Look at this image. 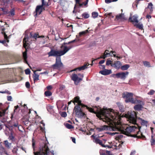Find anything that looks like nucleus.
<instances>
[{
  "label": "nucleus",
  "instance_id": "nucleus-48",
  "mask_svg": "<svg viewBox=\"0 0 155 155\" xmlns=\"http://www.w3.org/2000/svg\"><path fill=\"white\" fill-rule=\"evenodd\" d=\"M46 88L47 90V91L45 92V96L48 97V86H47Z\"/></svg>",
  "mask_w": 155,
  "mask_h": 155
},
{
  "label": "nucleus",
  "instance_id": "nucleus-32",
  "mask_svg": "<svg viewBox=\"0 0 155 155\" xmlns=\"http://www.w3.org/2000/svg\"><path fill=\"white\" fill-rule=\"evenodd\" d=\"M0 9L3 12L4 14H8V10L5 8H1Z\"/></svg>",
  "mask_w": 155,
  "mask_h": 155
},
{
  "label": "nucleus",
  "instance_id": "nucleus-18",
  "mask_svg": "<svg viewBox=\"0 0 155 155\" xmlns=\"http://www.w3.org/2000/svg\"><path fill=\"white\" fill-rule=\"evenodd\" d=\"M89 65V64L88 63H87L85 64H84L83 66L78 67L77 68L71 71H75L77 70H78L79 71H81V70H84L85 69L87 68V67Z\"/></svg>",
  "mask_w": 155,
  "mask_h": 155
},
{
  "label": "nucleus",
  "instance_id": "nucleus-43",
  "mask_svg": "<svg viewBox=\"0 0 155 155\" xmlns=\"http://www.w3.org/2000/svg\"><path fill=\"white\" fill-rule=\"evenodd\" d=\"M100 140L98 138L96 137V138H95L94 139H93V142L96 144H98Z\"/></svg>",
  "mask_w": 155,
  "mask_h": 155
},
{
  "label": "nucleus",
  "instance_id": "nucleus-37",
  "mask_svg": "<svg viewBox=\"0 0 155 155\" xmlns=\"http://www.w3.org/2000/svg\"><path fill=\"white\" fill-rule=\"evenodd\" d=\"M82 15V17L85 19L89 17V14L87 13H84Z\"/></svg>",
  "mask_w": 155,
  "mask_h": 155
},
{
  "label": "nucleus",
  "instance_id": "nucleus-4",
  "mask_svg": "<svg viewBox=\"0 0 155 155\" xmlns=\"http://www.w3.org/2000/svg\"><path fill=\"white\" fill-rule=\"evenodd\" d=\"M80 98L78 96H77L74 98V101L73 103L75 105V102L78 103L74 107V111L77 117L81 118H83L85 115V113L82 111L81 107H87V106L82 104L81 101L80 100Z\"/></svg>",
  "mask_w": 155,
  "mask_h": 155
},
{
  "label": "nucleus",
  "instance_id": "nucleus-53",
  "mask_svg": "<svg viewBox=\"0 0 155 155\" xmlns=\"http://www.w3.org/2000/svg\"><path fill=\"white\" fill-rule=\"evenodd\" d=\"M25 86L27 88H29L30 87V84L28 82H26L25 83Z\"/></svg>",
  "mask_w": 155,
  "mask_h": 155
},
{
  "label": "nucleus",
  "instance_id": "nucleus-14",
  "mask_svg": "<svg viewBox=\"0 0 155 155\" xmlns=\"http://www.w3.org/2000/svg\"><path fill=\"white\" fill-rule=\"evenodd\" d=\"M107 52H109V51L107 50H106L104 52V54L102 56L100 57V58H98V59L99 58H103L105 59L106 58L109 57L110 56H112V54L114 53H116L114 51H111L110 52L108 53Z\"/></svg>",
  "mask_w": 155,
  "mask_h": 155
},
{
  "label": "nucleus",
  "instance_id": "nucleus-46",
  "mask_svg": "<svg viewBox=\"0 0 155 155\" xmlns=\"http://www.w3.org/2000/svg\"><path fill=\"white\" fill-rule=\"evenodd\" d=\"M155 92V91L153 90H150L149 92L147 94L149 95H153L154 93Z\"/></svg>",
  "mask_w": 155,
  "mask_h": 155
},
{
  "label": "nucleus",
  "instance_id": "nucleus-39",
  "mask_svg": "<svg viewBox=\"0 0 155 155\" xmlns=\"http://www.w3.org/2000/svg\"><path fill=\"white\" fill-rule=\"evenodd\" d=\"M143 64L144 66L148 67H150V63L147 61H143Z\"/></svg>",
  "mask_w": 155,
  "mask_h": 155
},
{
  "label": "nucleus",
  "instance_id": "nucleus-56",
  "mask_svg": "<svg viewBox=\"0 0 155 155\" xmlns=\"http://www.w3.org/2000/svg\"><path fill=\"white\" fill-rule=\"evenodd\" d=\"M12 126V129H13L14 127H18V123H16L15 124H14L13 125H11Z\"/></svg>",
  "mask_w": 155,
  "mask_h": 155
},
{
  "label": "nucleus",
  "instance_id": "nucleus-52",
  "mask_svg": "<svg viewBox=\"0 0 155 155\" xmlns=\"http://www.w3.org/2000/svg\"><path fill=\"white\" fill-rule=\"evenodd\" d=\"M35 142L33 141V139L32 140V147L33 148L34 151H35Z\"/></svg>",
  "mask_w": 155,
  "mask_h": 155
},
{
  "label": "nucleus",
  "instance_id": "nucleus-62",
  "mask_svg": "<svg viewBox=\"0 0 155 155\" xmlns=\"http://www.w3.org/2000/svg\"><path fill=\"white\" fill-rule=\"evenodd\" d=\"M42 2V4L41 5L44 6L46 5V3L45 2L44 0H41Z\"/></svg>",
  "mask_w": 155,
  "mask_h": 155
},
{
  "label": "nucleus",
  "instance_id": "nucleus-15",
  "mask_svg": "<svg viewBox=\"0 0 155 155\" xmlns=\"http://www.w3.org/2000/svg\"><path fill=\"white\" fill-rule=\"evenodd\" d=\"M111 70H107L105 69L104 70L101 71H99V73L104 75H108L111 74Z\"/></svg>",
  "mask_w": 155,
  "mask_h": 155
},
{
  "label": "nucleus",
  "instance_id": "nucleus-64",
  "mask_svg": "<svg viewBox=\"0 0 155 155\" xmlns=\"http://www.w3.org/2000/svg\"><path fill=\"white\" fill-rule=\"evenodd\" d=\"M136 151L135 150L132 151L130 153V155H134Z\"/></svg>",
  "mask_w": 155,
  "mask_h": 155
},
{
  "label": "nucleus",
  "instance_id": "nucleus-36",
  "mask_svg": "<svg viewBox=\"0 0 155 155\" xmlns=\"http://www.w3.org/2000/svg\"><path fill=\"white\" fill-rule=\"evenodd\" d=\"M153 5L151 3H150L148 4V8L150 9V12H152L153 11Z\"/></svg>",
  "mask_w": 155,
  "mask_h": 155
},
{
  "label": "nucleus",
  "instance_id": "nucleus-23",
  "mask_svg": "<svg viewBox=\"0 0 155 155\" xmlns=\"http://www.w3.org/2000/svg\"><path fill=\"white\" fill-rule=\"evenodd\" d=\"M8 16L13 17L15 15V10L14 8L11 9L10 11H8Z\"/></svg>",
  "mask_w": 155,
  "mask_h": 155
},
{
  "label": "nucleus",
  "instance_id": "nucleus-33",
  "mask_svg": "<svg viewBox=\"0 0 155 155\" xmlns=\"http://www.w3.org/2000/svg\"><path fill=\"white\" fill-rule=\"evenodd\" d=\"M4 125L5 126L6 128H8L11 132L12 131V125L5 124H4Z\"/></svg>",
  "mask_w": 155,
  "mask_h": 155
},
{
  "label": "nucleus",
  "instance_id": "nucleus-20",
  "mask_svg": "<svg viewBox=\"0 0 155 155\" xmlns=\"http://www.w3.org/2000/svg\"><path fill=\"white\" fill-rule=\"evenodd\" d=\"M143 108V106L141 104H138L135 105L134 107V109L136 110L140 111Z\"/></svg>",
  "mask_w": 155,
  "mask_h": 155
},
{
  "label": "nucleus",
  "instance_id": "nucleus-9",
  "mask_svg": "<svg viewBox=\"0 0 155 155\" xmlns=\"http://www.w3.org/2000/svg\"><path fill=\"white\" fill-rule=\"evenodd\" d=\"M62 66L63 64L61 61V57L57 58L56 59L55 63L52 66V68L53 69H59Z\"/></svg>",
  "mask_w": 155,
  "mask_h": 155
},
{
  "label": "nucleus",
  "instance_id": "nucleus-40",
  "mask_svg": "<svg viewBox=\"0 0 155 155\" xmlns=\"http://www.w3.org/2000/svg\"><path fill=\"white\" fill-rule=\"evenodd\" d=\"M133 100L135 102V103H133V104H140L142 101L140 100H137L136 98H134Z\"/></svg>",
  "mask_w": 155,
  "mask_h": 155
},
{
  "label": "nucleus",
  "instance_id": "nucleus-11",
  "mask_svg": "<svg viewBox=\"0 0 155 155\" xmlns=\"http://www.w3.org/2000/svg\"><path fill=\"white\" fill-rule=\"evenodd\" d=\"M44 10H45V8L44 6L42 5L37 6L35 9V17H36L37 15H40L41 12Z\"/></svg>",
  "mask_w": 155,
  "mask_h": 155
},
{
  "label": "nucleus",
  "instance_id": "nucleus-12",
  "mask_svg": "<svg viewBox=\"0 0 155 155\" xmlns=\"http://www.w3.org/2000/svg\"><path fill=\"white\" fill-rule=\"evenodd\" d=\"M71 79L74 81L76 85H78V83L82 80V78H79L77 74H73L71 76Z\"/></svg>",
  "mask_w": 155,
  "mask_h": 155
},
{
  "label": "nucleus",
  "instance_id": "nucleus-60",
  "mask_svg": "<svg viewBox=\"0 0 155 155\" xmlns=\"http://www.w3.org/2000/svg\"><path fill=\"white\" fill-rule=\"evenodd\" d=\"M79 41V39L78 38V40H76V39H75L74 40L72 41H70V42H71V43H74V42H75V41Z\"/></svg>",
  "mask_w": 155,
  "mask_h": 155
},
{
  "label": "nucleus",
  "instance_id": "nucleus-61",
  "mask_svg": "<svg viewBox=\"0 0 155 155\" xmlns=\"http://www.w3.org/2000/svg\"><path fill=\"white\" fill-rule=\"evenodd\" d=\"M142 0H137L135 1V3L136 5V7H137V5L139 3V2L140 1H142Z\"/></svg>",
  "mask_w": 155,
  "mask_h": 155
},
{
  "label": "nucleus",
  "instance_id": "nucleus-59",
  "mask_svg": "<svg viewBox=\"0 0 155 155\" xmlns=\"http://www.w3.org/2000/svg\"><path fill=\"white\" fill-rule=\"evenodd\" d=\"M100 68L101 69H104L105 68V65H100Z\"/></svg>",
  "mask_w": 155,
  "mask_h": 155
},
{
  "label": "nucleus",
  "instance_id": "nucleus-25",
  "mask_svg": "<svg viewBox=\"0 0 155 155\" xmlns=\"http://www.w3.org/2000/svg\"><path fill=\"white\" fill-rule=\"evenodd\" d=\"M88 0H86L85 2H82L81 3H80L79 4H78V5H75L74 7V8H75L77 6H79L80 7H81L83 5H84V6L86 5L88 3Z\"/></svg>",
  "mask_w": 155,
  "mask_h": 155
},
{
  "label": "nucleus",
  "instance_id": "nucleus-54",
  "mask_svg": "<svg viewBox=\"0 0 155 155\" xmlns=\"http://www.w3.org/2000/svg\"><path fill=\"white\" fill-rule=\"evenodd\" d=\"M4 92L5 93H6L8 94H11V92H10L7 90H6L5 91H4Z\"/></svg>",
  "mask_w": 155,
  "mask_h": 155
},
{
  "label": "nucleus",
  "instance_id": "nucleus-45",
  "mask_svg": "<svg viewBox=\"0 0 155 155\" xmlns=\"http://www.w3.org/2000/svg\"><path fill=\"white\" fill-rule=\"evenodd\" d=\"M140 119L141 120V124L142 125H146L147 124L148 122L147 121L142 120L141 119Z\"/></svg>",
  "mask_w": 155,
  "mask_h": 155
},
{
  "label": "nucleus",
  "instance_id": "nucleus-57",
  "mask_svg": "<svg viewBox=\"0 0 155 155\" xmlns=\"http://www.w3.org/2000/svg\"><path fill=\"white\" fill-rule=\"evenodd\" d=\"M98 144H99L100 145H101L102 147H103V146H104V144H103L102 143V142L101 140H100V141L98 143Z\"/></svg>",
  "mask_w": 155,
  "mask_h": 155
},
{
  "label": "nucleus",
  "instance_id": "nucleus-17",
  "mask_svg": "<svg viewBox=\"0 0 155 155\" xmlns=\"http://www.w3.org/2000/svg\"><path fill=\"white\" fill-rule=\"evenodd\" d=\"M121 63L120 61H115L114 64H111V66L114 67L117 69H119L121 66Z\"/></svg>",
  "mask_w": 155,
  "mask_h": 155
},
{
  "label": "nucleus",
  "instance_id": "nucleus-8",
  "mask_svg": "<svg viewBox=\"0 0 155 155\" xmlns=\"http://www.w3.org/2000/svg\"><path fill=\"white\" fill-rule=\"evenodd\" d=\"M133 94L131 93L126 92L122 94V97L125 99V101L126 103L130 102L131 103H135L132 98Z\"/></svg>",
  "mask_w": 155,
  "mask_h": 155
},
{
  "label": "nucleus",
  "instance_id": "nucleus-2",
  "mask_svg": "<svg viewBox=\"0 0 155 155\" xmlns=\"http://www.w3.org/2000/svg\"><path fill=\"white\" fill-rule=\"evenodd\" d=\"M127 115L130 122L136 125L126 127L120 123H117L116 131L131 137V135L134 134L135 132L138 130L139 126L137 123V114L134 111H128Z\"/></svg>",
  "mask_w": 155,
  "mask_h": 155
},
{
  "label": "nucleus",
  "instance_id": "nucleus-1",
  "mask_svg": "<svg viewBox=\"0 0 155 155\" xmlns=\"http://www.w3.org/2000/svg\"><path fill=\"white\" fill-rule=\"evenodd\" d=\"M94 110L91 108L89 111L101 116V119L108 125L97 128V129L99 132L107 130L116 131L117 128L115 120H117L118 119V114L117 112L113 109H107L104 107L102 109L98 107L97 108L96 110Z\"/></svg>",
  "mask_w": 155,
  "mask_h": 155
},
{
  "label": "nucleus",
  "instance_id": "nucleus-41",
  "mask_svg": "<svg viewBox=\"0 0 155 155\" xmlns=\"http://www.w3.org/2000/svg\"><path fill=\"white\" fill-rule=\"evenodd\" d=\"M98 16V13L97 12H93L92 13V16L94 18H97Z\"/></svg>",
  "mask_w": 155,
  "mask_h": 155
},
{
  "label": "nucleus",
  "instance_id": "nucleus-47",
  "mask_svg": "<svg viewBox=\"0 0 155 155\" xmlns=\"http://www.w3.org/2000/svg\"><path fill=\"white\" fill-rule=\"evenodd\" d=\"M113 64L112 63V61L110 60H107L106 63V65H109L110 64L111 66V64Z\"/></svg>",
  "mask_w": 155,
  "mask_h": 155
},
{
  "label": "nucleus",
  "instance_id": "nucleus-49",
  "mask_svg": "<svg viewBox=\"0 0 155 155\" xmlns=\"http://www.w3.org/2000/svg\"><path fill=\"white\" fill-rule=\"evenodd\" d=\"M25 74L27 75L29 74L31 72L29 68L25 69Z\"/></svg>",
  "mask_w": 155,
  "mask_h": 155
},
{
  "label": "nucleus",
  "instance_id": "nucleus-50",
  "mask_svg": "<svg viewBox=\"0 0 155 155\" xmlns=\"http://www.w3.org/2000/svg\"><path fill=\"white\" fill-rule=\"evenodd\" d=\"M7 100L9 101H12V97L11 96H7Z\"/></svg>",
  "mask_w": 155,
  "mask_h": 155
},
{
  "label": "nucleus",
  "instance_id": "nucleus-27",
  "mask_svg": "<svg viewBox=\"0 0 155 155\" xmlns=\"http://www.w3.org/2000/svg\"><path fill=\"white\" fill-rule=\"evenodd\" d=\"M2 33L3 34H4V38H5L6 39V41L8 42L9 41V40L8 39V36L7 35H6V34H5V32H4V31L5 30V28H2Z\"/></svg>",
  "mask_w": 155,
  "mask_h": 155
},
{
  "label": "nucleus",
  "instance_id": "nucleus-26",
  "mask_svg": "<svg viewBox=\"0 0 155 155\" xmlns=\"http://www.w3.org/2000/svg\"><path fill=\"white\" fill-rule=\"evenodd\" d=\"M13 131L11 132L10 133L9 135L8 139L9 140H11L12 141H15V137L13 135Z\"/></svg>",
  "mask_w": 155,
  "mask_h": 155
},
{
  "label": "nucleus",
  "instance_id": "nucleus-44",
  "mask_svg": "<svg viewBox=\"0 0 155 155\" xmlns=\"http://www.w3.org/2000/svg\"><path fill=\"white\" fill-rule=\"evenodd\" d=\"M153 136L152 135V136H151L152 138L151 140V145H153L155 143V140H154L153 138Z\"/></svg>",
  "mask_w": 155,
  "mask_h": 155
},
{
  "label": "nucleus",
  "instance_id": "nucleus-29",
  "mask_svg": "<svg viewBox=\"0 0 155 155\" xmlns=\"http://www.w3.org/2000/svg\"><path fill=\"white\" fill-rule=\"evenodd\" d=\"M129 67L130 66L129 64H126L122 66L121 67V69L123 70H127Z\"/></svg>",
  "mask_w": 155,
  "mask_h": 155
},
{
  "label": "nucleus",
  "instance_id": "nucleus-7",
  "mask_svg": "<svg viewBox=\"0 0 155 155\" xmlns=\"http://www.w3.org/2000/svg\"><path fill=\"white\" fill-rule=\"evenodd\" d=\"M4 107L2 104L0 103V119H1V121L3 123H4L7 120L6 116H5V114H6V110L8 109L7 108L4 109Z\"/></svg>",
  "mask_w": 155,
  "mask_h": 155
},
{
  "label": "nucleus",
  "instance_id": "nucleus-3",
  "mask_svg": "<svg viewBox=\"0 0 155 155\" xmlns=\"http://www.w3.org/2000/svg\"><path fill=\"white\" fill-rule=\"evenodd\" d=\"M40 37H41L38 34L32 32L30 33L29 35L27 34L25 35L23 39V42L24 46L25 48V51L22 53L23 56L25 63L28 64L27 60V49L29 48L30 45L33 41H35L37 38Z\"/></svg>",
  "mask_w": 155,
  "mask_h": 155
},
{
  "label": "nucleus",
  "instance_id": "nucleus-16",
  "mask_svg": "<svg viewBox=\"0 0 155 155\" xmlns=\"http://www.w3.org/2000/svg\"><path fill=\"white\" fill-rule=\"evenodd\" d=\"M89 28H88V29L84 31L80 32L79 33L78 35H76V37L77 38H79L80 37H81L82 36L85 35L86 34L88 33L89 32V31L88 29Z\"/></svg>",
  "mask_w": 155,
  "mask_h": 155
},
{
  "label": "nucleus",
  "instance_id": "nucleus-58",
  "mask_svg": "<svg viewBox=\"0 0 155 155\" xmlns=\"http://www.w3.org/2000/svg\"><path fill=\"white\" fill-rule=\"evenodd\" d=\"M112 2V0H105L106 3L108 4Z\"/></svg>",
  "mask_w": 155,
  "mask_h": 155
},
{
  "label": "nucleus",
  "instance_id": "nucleus-31",
  "mask_svg": "<svg viewBox=\"0 0 155 155\" xmlns=\"http://www.w3.org/2000/svg\"><path fill=\"white\" fill-rule=\"evenodd\" d=\"M124 14H121L119 15L116 16V18L117 20L121 19L124 18Z\"/></svg>",
  "mask_w": 155,
  "mask_h": 155
},
{
  "label": "nucleus",
  "instance_id": "nucleus-10",
  "mask_svg": "<svg viewBox=\"0 0 155 155\" xmlns=\"http://www.w3.org/2000/svg\"><path fill=\"white\" fill-rule=\"evenodd\" d=\"M128 74V72L126 71L124 72H120L112 75L113 77L116 76L117 78H120L124 80L126 76Z\"/></svg>",
  "mask_w": 155,
  "mask_h": 155
},
{
  "label": "nucleus",
  "instance_id": "nucleus-63",
  "mask_svg": "<svg viewBox=\"0 0 155 155\" xmlns=\"http://www.w3.org/2000/svg\"><path fill=\"white\" fill-rule=\"evenodd\" d=\"M105 62V60H102L99 61V63L100 64H103Z\"/></svg>",
  "mask_w": 155,
  "mask_h": 155
},
{
  "label": "nucleus",
  "instance_id": "nucleus-6",
  "mask_svg": "<svg viewBox=\"0 0 155 155\" xmlns=\"http://www.w3.org/2000/svg\"><path fill=\"white\" fill-rule=\"evenodd\" d=\"M66 53V52H64L63 50H58L51 49L49 52V57L53 56L57 58L61 57V56L63 55Z\"/></svg>",
  "mask_w": 155,
  "mask_h": 155
},
{
  "label": "nucleus",
  "instance_id": "nucleus-21",
  "mask_svg": "<svg viewBox=\"0 0 155 155\" xmlns=\"http://www.w3.org/2000/svg\"><path fill=\"white\" fill-rule=\"evenodd\" d=\"M11 2V0H0V2L4 5L7 6Z\"/></svg>",
  "mask_w": 155,
  "mask_h": 155
},
{
  "label": "nucleus",
  "instance_id": "nucleus-35",
  "mask_svg": "<svg viewBox=\"0 0 155 155\" xmlns=\"http://www.w3.org/2000/svg\"><path fill=\"white\" fill-rule=\"evenodd\" d=\"M72 47L71 46H69V47H67L66 46H65L64 47V49L63 50V51L64 52H66V53L70 49L72 48Z\"/></svg>",
  "mask_w": 155,
  "mask_h": 155
},
{
  "label": "nucleus",
  "instance_id": "nucleus-5",
  "mask_svg": "<svg viewBox=\"0 0 155 155\" xmlns=\"http://www.w3.org/2000/svg\"><path fill=\"white\" fill-rule=\"evenodd\" d=\"M45 140L40 145L38 151L37 153L34 152L35 155H48V142L47 138L45 137Z\"/></svg>",
  "mask_w": 155,
  "mask_h": 155
},
{
  "label": "nucleus",
  "instance_id": "nucleus-24",
  "mask_svg": "<svg viewBox=\"0 0 155 155\" xmlns=\"http://www.w3.org/2000/svg\"><path fill=\"white\" fill-rule=\"evenodd\" d=\"M34 81H35L38 80H39V75L35 72V71H34V74L33 75Z\"/></svg>",
  "mask_w": 155,
  "mask_h": 155
},
{
  "label": "nucleus",
  "instance_id": "nucleus-28",
  "mask_svg": "<svg viewBox=\"0 0 155 155\" xmlns=\"http://www.w3.org/2000/svg\"><path fill=\"white\" fill-rule=\"evenodd\" d=\"M134 26H136V28H139V29H143V24L140 23H138V24H134Z\"/></svg>",
  "mask_w": 155,
  "mask_h": 155
},
{
  "label": "nucleus",
  "instance_id": "nucleus-38",
  "mask_svg": "<svg viewBox=\"0 0 155 155\" xmlns=\"http://www.w3.org/2000/svg\"><path fill=\"white\" fill-rule=\"evenodd\" d=\"M18 147L14 148L12 150V152L14 154H15L16 155H17V151L18 150Z\"/></svg>",
  "mask_w": 155,
  "mask_h": 155
},
{
  "label": "nucleus",
  "instance_id": "nucleus-55",
  "mask_svg": "<svg viewBox=\"0 0 155 155\" xmlns=\"http://www.w3.org/2000/svg\"><path fill=\"white\" fill-rule=\"evenodd\" d=\"M76 4L77 5L79 4L81 2V0H75Z\"/></svg>",
  "mask_w": 155,
  "mask_h": 155
},
{
  "label": "nucleus",
  "instance_id": "nucleus-51",
  "mask_svg": "<svg viewBox=\"0 0 155 155\" xmlns=\"http://www.w3.org/2000/svg\"><path fill=\"white\" fill-rule=\"evenodd\" d=\"M61 117H64L67 116V114L66 112H63L61 113Z\"/></svg>",
  "mask_w": 155,
  "mask_h": 155
},
{
  "label": "nucleus",
  "instance_id": "nucleus-42",
  "mask_svg": "<svg viewBox=\"0 0 155 155\" xmlns=\"http://www.w3.org/2000/svg\"><path fill=\"white\" fill-rule=\"evenodd\" d=\"M66 127L69 129H71L74 128V127L72 125L68 123H67L66 124Z\"/></svg>",
  "mask_w": 155,
  "mask_h": 155
},
{
  "label": "nucleus",
  "instance_id": "nucleus-22",
  "mask_svg": "<svg viewBox=\"0 0 155 155\" xmlns=\"http://www.w3.org/2000/svg\"><path fill=\"white\" fill-rule=\"evenodd\" d=\"M118 107L119 109L120 112H123L124 111V108L123 105L121 104L120 103H117Z\"/></svg>",
  "mask_w": 155,
  "mask_h": 155
},
{
  "label": "nucleus",
  "instance_id": "nucleus-34",
  "mask_svg": "<svg viewBox=\"0 0 155 155\" xmlns=\"http://www.w3.org/2000/svg\"><path fill=\"white\" fill-rule=\"evenodd\" d=\"M5 142V145L6 147L8 148H9L10 147L11 145V143H9L8 140H5L4 141Z\"/></svg>",
  "mask_w": 155,
  "mask_h": 155
},
{
  "label": "nucleus",
  "instance_id": "nucleus-19",
  "mask_svg": "<svg viewBox=\"0 0 155 155\" xmlns=\"http://www.w3.org/2000/svg\"><path fill=\"white\" fill-rule=\"evenodd\" d=\"M138 17L136 15H134L132 17H130L129 20H130L132 22H135L138 23V21L137 20Z\"/></svg>",
  "mask_w": 155,
  "mask_h": 155
},
{
  "label": "nucleus",
  "instance_id": "nucleus-30",
  "mask_svg": "<svg viewBox=\"0 0 155 155\" xmlns=\"http://www.w3.org/2000/svg\"><path fill=\"white\" fill-rule=\"evenodd\" d=\"M108 134H109L111 135V136H114L116 134H117V135L116 136L117 137H119L121 135L119 134V133L118 132H108Z\"/></svg>",
  "mask_w": 155,
  "mask_h": 155
},
{
  "label": "nucleus",
  "instance_id": "nucleus-13",
  "mask_svg": "<svg viewBox=\"0 0 155 155\" xmlns=\"http://www.w3.org/2000/svg\"><path fill=\"white\" fill-rule=\"evenodd\" d=\"M138 130H137V131H136L135 132L134 134L133 135H131V137H137L138 138H140L141 137H143V138H145V136H143L140 131V128L138 127Z\"/></svg>",
  "mask_w": 155,
  "mask_h": 155
}]
</instances>
